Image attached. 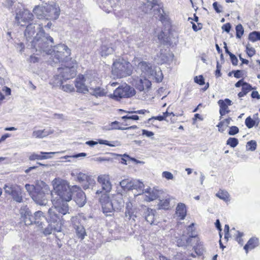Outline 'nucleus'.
Masks as SVG:
<instances>
[{
  "instance_id": "1",
  "label": "nucleus",
  "mask_w": 260,
  "mask_h": 260,
  "mask_svg": "<svg viewBox=\"0 0 260 260\" xmlns=\"http://www.w3.org/2000/svg\"><path fill=\"white\" fill-rule=\"evenodd\" d=\"M52 183L57 196L52 200L53 206L48 210L46 220L49 223H55L56 226H54V230L59 232L62 224L61 217L69 212L67 202L71 200V192L69 184L66 180L55 178Z\"/></svg>"
},
{
  "instance_id": "2",
  "label": "nucleus",
  "mask_w": 260,
  "mask_h": 260,
  "mask_svg": "<svg viewBox=\"0 0 260 260\" xmlns=\"http://www.w3.org/2000/svg\"><path fill=\"white\" fill-rule=\"evenodd\" d=\"M25 188L33 201L41 206H45L48 202V196L51 193L50 187L41 180L35 182V185L26 184Z\"/></svg>"
},
{
  "instance_id": "3",
  "label": "nucleus",
  "mask_w": 260,
  "mask_h": 260,
  "mask_svg": "<svg viewBox=\"0 0 260 260\" xmlns=\"http://www.w3.org/2000/svg\"><path fill=\"white\" fill-rule=\"evenodd\" d=\"M31 46L37 52L43 55H49L52 53V47L54 44L53 39L44 31H41L30 41Z\"/></svg>"
},
{
  "instance_id": "4",
  "label": "nucleus",
  "mask_w": 260,
  "mask_h": 260,
  "mask_svg": "<svg viewBox=\"0 0 260 260\" xmlns=\"http://www.w3.org/2000/svg\"><path fill=\"white\" fill-rule=\"evenodd\" d=\"M64 67L58 68L57 74L55 77V83L62 84L63 81L73 78L76 75V61L70 59V61L65 62Z\"/></svg>"
},
{
  "instance_id": "5",
  "label": "nucleus",
  "mask_w": 260,
  "mask_h": 260,
  "mask_svg": "<svg viewBox=\"0 0 260 260\" xmlns=\"http://www.w3.org/2000/svg\"><path fill=\"white\" fill-rule=\"evenodd\" d=\"M95 74L92 72L85 75H79L75 81L77 92L85 93L89 91L90 86L95 83Z\"/></svg>"
},
{
  "instance_id": "6",
  "label": "nucleus",
  "mask_w": 260,
  "mask_h": 260,
  "mask_svg": "<svg viewBox=\"0 0 260 260\" xmlns=\"http://www.w3.org/2000/svg\"><path fill=\"white\" fill-rule=\"evenodd\" d=\"M131 64L123 58H118L114 61L112 66V74L118 78L129 76L132 73Z\"/></svg>"
},
{
  "instance_id": "7",
  "label": "nucleus",
  "mask_w": 260,
  "mask_h": 260,
  "mask_svg": "<svg viewBox=\"0 0 260 260\" xmlns=\"http://www.w3.org/2000/svg\"><path fill=\"white\" fill-rule=\"evenodd\" d=\"M52 51L50 58L55 63L67 62L71 59L69 57L71 55V50L64 44H58L54 46Z\"/></svg>"
},
{
  "instance_id": "8",
  "label": "nucleus",
  "mask_w": 260,
  "mask_h": 260,
  "mask_svg": "<svg viewBox=\"0 0 260 260\" xmlns=\"http://www.w3.org/2000/svg\"><path fill=\"white\" fill-rule=\"evenodd\" d=\"M135 90L133 87L125 84L124 86H119L114 91L113 93L108 95L110 98L116 101H120V99L125 98H129L135 94Z\"/></svg>"
},
{
  "instance_id": "9",
  "label": "nucleus",
  "mask_w": 260,
  "mask_h": 260,
  "mask_svg": "<svg viewBox=\"0 0 260 260\" xmlns=\"http://www.w3.org/2000/svg\"><path fill=\"white\" fill-rule=\"evenodd\" d=\"M41 31H44L43 22L29 23L25 29L24 37L27 41H29L35 33L38 34Z\"/></svg>"
},
{
  "instance_id": "10",
  "label": "nucleus",
  "mask_w": 260,
  "mask_h": 260,
  "mask_svg": "<svg viewBox=\"0 0 260 260\" xmlns=\"http://www.w3.org/2000/svg\"><path fill=\"white\" fill-rule=\"evenodd\" d=\"M133 63L137 66L138 70L140 71L142 76L148 77L150 75H152L153 73V69L151 63L148 62L140 61L138 58H135Z\"/></svg>"
},
{
  "instance_id": "11",
  "label": "nucleus",
  "mask_w": 260,
  "mask_h": 260,
  "mask_svg": "<svg viewBox=\"0 0 260 260\" xmlns=\"http://www.w3.org/2000/svg\"><path fill=\"white\" fill-rule=\"evenodd\" d=\"M71 192V197L73 194H75L74 200L77 204L80 206H83L86 203V197L84 192L78 186L75 185L72 188L69 186Z\"/></svg>"
},
{
  "instance_id": "12",
  "label": "nucleus",
  "mask_w": 260,
  "mask_h": 260,
  "mask_svg": "<svg viewBox=\"0 0 260 260\" xmlns=\"http://www.w3.org/2000/svg\"><path fill=\"white\" fill-rule=\"evenodd\" d=\"M100 202L101 204L103 212L107 216L110 215V214L115 210L112 202L107 193L102 194L101 198L100 199Z\"/></svg>"
},
{
  "instance_id": "13",
  "label": "nucleus",
  "mask_w": 260,
  "mask_h": 260,
  "mask_svg": "<svg viewBox=\"0 0 260 260\" xmlns=\"http://www.w3.org/2000/svg\"><path fill=\"white\" fill-rule=\"evenodd\" d=\"M72 223L76 237L80 240H83L86 236V232L80 219L77 217H73L72 218Z\"/></svg>"
},
{
  "instance_id": "14",
  "label": "nucleus",
  "mask_w": 260,
  "mask_h": 260,
  "mask_svg": "<svg viewBox=\"0 0 260 260\" xmlns=\"http://www.w3.org/2000/svg\"><path fill=\"white\" fill-rule=\"evenodd\" d=\"M33 14L28 10H24L19 15H17L16 19L21 26H25L32 20Z\"/></svg>"
},
{
  "instance_id": "15",
  "label": "nucleus",
  "mask_w": 260,
  "mask_h": 260,
  "mask_svg": "<svg viewBox=\"0 0 260 260\" xmlns=\"http://www.w3.org/2000/svg\"><path fill=\"white\" fill-rule=\"evenodd\" d=\"M98 182L101 185L103 191H105V193L111 191L112 185L108 175H101L99 176L98 177Z\"/></svg>"
},
{
  "instance_id": "16",
  "label": "nucleus",
  "mask_w": 260,
  "mask_h": 260,
  "mask_svg": "<svg viewBox=\"0 0 260 260\" xmlns=\"http://www.w3.org/2000/svg\"><path fill=\"white\" fill-rule=\"evenodd\" d=\"M232 104L233 103L232 101L229 99H225L224 100H220L218 101V104L220 107V120L222 118L223 116L230 113V110H229L228 106L232 105Z\"/></svg>"
},
{
  "instance_id": "17",
  "label": "nucleus",
  "mask_w": 260,
  "mask_h": 260,
  "mask_svg": "<svg viewBox=\"0 0 260 260\" xmlns=\"http://www.w3.org/2000/svg\"><path fill=\"white\" fill-rule=\"evenodd\" d=\"M151 85V82L146 78V76H141L137 82L136 88L140 91H144L148 90Z\"/></svg>"
},
{
  "instance_id": "18",
  "label": "nucleus",
  "mask_w": 260,
  "mask_h": 260,
  "mask_svg": "<svg viewBox=\"0 0 260 260\" xmlns=\"http://www.w3.org/2000/svg\"><path fill=\"white\" fill-rule=\"evenodd\" d=\"M160 191L153 188H147L144 190V193H146L147 194L145 195L144 200L147 202H150L156 200L159 196Z\"/></svg>"
},
{
  "instance_id": "19",
  "label": "nucleus",
  "mask_w": 260,
  "mask_h": 260,
  "mask_svg": "<svg viewBox=\"0 0 260 260\" xmlns=\"http://www.w3.org/2000/svg\"><path fill=\"white\" fill-rule=\"evenodd\" d=\"M111 201L115 210H120L124 207V202L121 194L114 195Z\"/></svg>"
},
{
  "instance_id": "20",
  "label": "nucleus",
  "mask_w": 260,
  "mask_h": 260,
  "mask_svg": "<svg viewBox=\"0 0 260 260\" xmlns=\"http://www.w3.org/2000/svg\"><path fill=\"white\" fill-rule=\"evenodd\" d=\"M21 214L26 225H30L34 223V216L28 208L21 209Z\"/></svg>"
},
{
  "instance_id": "21",
  "label": "nucleus",
  "mask_w": 260,
  "mask_h": 260,
  "mask_svg": "<svg viewBox=\"0 0 260 260\" xmlns=\"http://www.w3.org/2000/svg\"><path fill=\"white\" fill-rule=\"evenodd\" d=\"M119 122L117 121H115L110 123L108 126H105V129L108 131H111L113 129H119V130H126V129H136L138 127L137 125H132L128 127H120L118 125Z\"/></svg>"
},
{
  "instance_id": "22",
  "label": "nucleus",
  "mask_w": 260,
  "mask_h": 260,
  "mask_svg": "<svg viewBox=\"0 0 260 260\" xmlns=\"http://www.w3.org/2000/svg\"><path fill=\"white\" fill-rule=\"evenodd\" d=\"M88 92L96 97H101L106 95L108 96V95H109L108 94V92L107 89H105L99 87L94 88L92 86H90Z\"/></svg>"
},
{
  "instance_id": "23",
  "label": "nucleus",
  "mask_w": 260,
  "mask_h": 260,
  "mask_svg": "<svg viewBox=\"0 0 260 260\" xmlns=\"http://www.w3.org/2000/svg\"><path fill=\"white\" fill-rule=\"evenodd\" d=\"M57 153H58L57 152H41L39 154L32 153L29 155V159L30 160L46 159L51 158L52 156H46L45 155H44V154H54Z\"/></svg>"
},
{
  "instance_id": "24",
  "label": "nucleus",
  "mask_w": 260,
  "mask_h": 260,
  "mask_svg": "<svg viewBox=\"0 0 260 260\" xmlns=\"http://www.w3.org/2000/svg\"><path fill=\"white\" fill-rule=\"evenodd\" d=\"M114 51V48L112 46L111 43L107 42L103 43L101 47V54L102 56H106L109 54H112Z\"/></svg>"
},
{
  "instance_id": "25",
  "label": "nucleus",
  "mask_w": 260,
  "mask_h": 260,
  "mask_svg": "<svg viewBox=\"0 0 260 260\" xmlns=\"http://www.w3.org/2000/svg\"><path fill=\"white\" fill-rule=\"evenodd\" d=\"M46 220V218L41 211H38L34 213V223L38 225L41 229H43V221Z\"/></svg>"
},
{
  "instance_id": "26",
  "label": "nucleus",
  "mask_w": 260,
  "mask_h": 260,
  "mask_svg": "<svg viewBox=\"0 0 260 260\" xmlns=\"http://www.w3.org/2000/svg\"><path fill=\"white\" fill-rule=\"evenodd\" d=\"M258 245V239L255 237L251 238L247 244L244 246V249L247 253L249 250H252L257 247Z\"/></svg>"
},
{
  "instance_id": "27",
  "label": "nucleus",
  "mask_w": 260,
  "mask_h": 260,
  "mask_svg": "<svg viewBox=\"0 0 260 260\" xmlns=\"http://www.w3.org/2000/svg\"><path fill=\"white\" fill-rule=\"evenodd\" d=\"M176 215L179 217L180 220L184 219L186 215V209L185 205L183 203L178 204L176 211Z\"/></svg>"
},
{
  "instance_id": "28",
  "label": "nucleus",
  "mask_w": 260,
  "mask_h": 260,
  "mask_svg": "<svg viewBox=\"0 0 260 260\" xmlns=\"http://www.w3.org/2000/svg\"><path fill=\"white\" fill-rule=\"evenodd\" d=\"M144 216L145 220L150 224H152L154 221V211L147 208L144 212Z\"/></svg>"
},
{
  "instance_id": "29",
  "label": "nucleus",
  "mask_w": 260,
  "mask_h": 260,
  "mask_svg": "<svg viewBox=\"0 0 260 260\" xmlns=\"http://www.w3.org/2000/svg\"><path fill=\"white\" fill-rule=\"evenodd\" d=\"M51 132L46 130H34L32 133V136L35 138L42 139L48 136Z\"/></svg>"
},
{
  "instance_id": "30",
  "label": "nucleus",
  "mask_w": 260,
  "mask_h": 260,
  "mask_svg": "<svg viewBox=\"0 0 260 260\" xmlns=\"http://www.w3.org/2000/svg\"><path fill=\"white\" fill-rule=\"evenodd\" d=\"M14 200L18 203L22 202V197L21 196V190L19 186H17L15 189H13V191L11 194Z\"/></svg>"
},
{
  "instance_id": "31",
  "label": "nucleus",
  "mask_w": 260,
  "mask_h": 260,
  "mask_svg": "<svg viewBox=\"0 0 260 260\" xmlns=\"http://www.w3.org/2000/svg\"><path fill=\"white\" fill-rule=\"evenodd\" d=\"M49 19L56 20L60 15V9L58 7L51 6L49 7Z\"/></svg>"
},
{
  "instance_id": "32",
  "label": "nucleus",
  "mask_w": 260,
  "mask_h": 260,
  "mask_svg": "<svg viewBox=\"0 0 260 260\" xmlns=\"http://www.w3.org/2000/svg\"><path fill=\"white\" fill-rule=\"evenodd\" d=\"M45 8L40 6H36L33 10L34 13L37 16L38 19H43L45 18L46 15L44 13Z\"/></svg>"
},
{
  "instance_id": "33",
  "label": "nucleus",
  "mask_w": 260,
  "mask_h": 260,
  "mask_svg": "<svg viewBox=\"0 0 260 260\" xmlns=\"http://www.w3.org/2000/svg\"><path fill=\"white\" fill-rule=\"evenodd\" d=\"M144 184L143 182L137 180H133L132 183V190L136 189L138 191H140L141 192L139 193L137 196L140 195L142 193H144V190H143L144 188Z\"/></svg>"
},
{
  "instance_id": "34",
  "label": "nucleus",
  "mask_w": 260,
  "mask_h": 260,
  "mask_svg": "<svg viewBox=\"0 0 260 260\" xmlns=\"http://www.w3.org/2000/svg\"><path fill=\"white\" fill-rule=\"evenodd\" d=\"M71 175L73 177H76L77 181L80 183H83L85 182L86 179H87V175L82 173L78 172V171H73L71 173Z\"/></svg>"
},
{
  "instance_id": "35",
  "label": "nucleus",
  "mask_w": 260,
  "mask_h": 260,
  "mask_svg": "<svg viewBox=\"0 0 260 260\" xmlns=\"http://www.w3.org/2000/svg\"><path fill=\"white\" fill-rule=\"evenodd\" d=\"M132 179H125L120 182V185L124 190H132Z\"/></svg>"
},
{
  "instance_id": "36",
  "label": "nucleus",
  "mask_w": 260,
  "mask_h": 260,
  "mask_svg": "<svg viewBox=\"0 0 260 260\" xmlns=\"http://www.w3.org/2000/svg\"><path fill=\"white\" fill-rule=\"evenodd\" d=\"M153 73L152 75H150L148 78L155 79L157 82H160L162 81L163 76L160 69H158V70H154L153 69Z\"/></svg>"
},
{
  "instance_id": "37",
  "label": "nucleus",
  "mask_w": 260,
  "mask_h": 260,
  "mask_svg": "<svg viewBox=\"0 0 260 260\" xmlns=\"http://www.w3.org/2000/svg\"><path fill=\"white\" fill-rule=\"evenodd\" d=\"M85 182L86 183L83 185V187L84 189H86L90 187L92 188L95 184V181L91 176H87V179H86Z\"/></svg>"
},
{
  "instance_id": "38",
  "label": "nucleus",
  "mask_w": 260,
  "mask_h": 260,
  "mask_svg": "<svg viewBox=\"0 0 260 260\" xmlns=\"http://www.w3.org/2000/svg\"><path fill=\"white\" fill-rule=\"evenodd\" d=\"M155 59L157 60L158 63L162 64L167 61V56L165 52L161 50Z\"/></svg>"
},
{
  "instance_id": "39",
  "label": "nucleus",
  "mask_w": 260,
  "mask_h": 260,
  "mask_svg": "<svg viewBox=\"0 0 260 260\" xmlns=\"http://www.w3.org/2000/svg\"><path fill=\"white\" fill-rule=\"evenodd\" d=\"M170 199L169 198L160 200L158 204L159 209H168L170 207Z\"/></svg>"
},
{
  "instance_id": "40",
  "label": "nucleus",
  "mask_w": 260,
  "mask_h": 260,
  "mask_svg": "<svg viewBox=\"0 0 260 260\" xmlns=\"http://www.w3.org/2000/svg\"><path fill=\"white\" fill-rule=\"evenodd\" d=\"M136 217V215L134 214V209L125 210V217L126 218V219L129 220H132V221H135Z\"/></svg>"
},
{
  "instance_id": "41",
  "label": "nucleus",
  "mask_w": 260,
  "mask_h": 260,
  "mask_svg": "<svg viewBox=\"0 0 260 260\" xmlns=\"http://www.w3.org/2000/svg\"><path fill=\"white\" fill-rule=\"evenodd\" d=\"M216 196L219 199H220L224 201H228L229 200V193L226 191L220 190L216 194Z\"/></svg>"
},
{
  "instance_id": "42",
  "label": "nucleus",
  "mask_w": 260,
  "mask_h": 260,
  "mask_svg": "<svg viewBox=\"0 0 260 260\" xmlns=\"http://www.w3.org/2000/svg\"><path fill=\"white\" fill-rule=\"evenodd\" d=\"M249 40L254 42L257 40H260V32L253 31L249 35Z\"/></svg>"
},
{
  "instance_id": "43",
  "label": "nucleus",
  "mask_w": 260,
  "mask_h": 260,
  "mask_svg": "<svg viewBox=\"0 0 260 260\" xmlns=\"http://www.w3.org/2000/svg\"><path fill=\"white\" fill-rule=\"evenodd\" d=\"M238 143V140L236 138H230L226 141V144L233 148L237 146Z\"/></svg>"
},
{
  "instance_id": "44",
  "label": "nucleus",
  "mask_w": 260,
  "mask_h": 260,
  "mask_svg": "<svg viewBox=\"0 0 260 260\" xmlns=\"http://www.w3.org/2000/svg\"><path fill=\"white\" fill-rule=\"evenodd\" d=\"M61 85V89L67 92H71L75 91L74 86L72 84H67L65 85Z\"/></svg>"
},
{
  "instance_id": "45",
  "label": "nucleus",
  "mask_w": 260,
  "mask_h": 260,
  "mask_svg": "<svg viewBox=\"0 0 260 260\" xmlns=\"http://www.w3.org/2000/svg\"><path fill=\"white\" fill-rule=\"evenodd\" d=\"M194 225V223H191L190 225H189L187 228V231L188 232V234L189 238L187 239L186 240V242L187 244H189L190 242L191 238L196 237V235L193 234L192 233V228Z\"/></svg>"
},
{
  "instance_id": "46",
  "label": "nucleus",
  "mask_w": 260,
  "mask_h": 260,
  "mask_svg": "<svg viewBox=\"0 0 260 260\" xmlns=\"http://www.w3.org/2000/svg\"><path fill=\"white\" fill-rule=\"evenodd\" d=\"M54 226H56V225H53L52 224L50 223L47 227L43 229V234L46 236L51 234L53 229L54 230Z\"/></svg>"
},
{
  "instance_id": "47",
  "label": "nucleus",
  "mask_w": 260,
  "mask_h": 260,
  "mask_svg": "<svg viewBox=\"0 0 260 260\" xmlns=\"http://www.w3.org/2000/svg\"><path fill=\"white\" fill-rule=\"evenodd\" d=\"M236 37L240 38L244 33V29L241 24H238L236 27Z\"/></svg>"
},
{
  "instance_id": "48",
  "label": "nucleus",
  "mask_w": 260,
  "mask_h": 260,
  "mask_svg": "<svg viewBox=\"0 0 260 260\" xmlns=\"http://www.w3.org/2000/svg\"><path fill=\"white\" fill-rule=\"evenodd\" d=\"M17 186V185H16L12 184L5 185V186L4 187L5 192L9 194H11V193L13 191V189H15Z\"/></svg>"
},
{
  "instance_id": "49",
  "label": "nucleus",
  "mask_w": 260,
  "mask_h": 260,
  "mask_svg": "<svg viewBox=\"0 0 260 260\" xmlns=\"http://www.w3.org/2000/svg\"><path fill=\"white\" fill-rule=\"evenodd\" d=\"M120 110L121 111H123L125 113H126L128 114H133V113L139 114H145L146 113H149V111L148 110H146L145 109H142V110H137V111H124V110H122L121 109Z\"/></svg>"
},
{
  "instance_id": "50",
  "label": "nucleus",
  "mask_w": 260,
  "mask_h": 260,
  "mask_svg": "<svg viewBox=\"0 0 260 260\" xmlns=\"http://www.w3.org/2000/svg\"><path fill=\"white\" fill-rule=\"evenodd\" d=\"M246 147L248 150L254 151L256 147V142L254 140H251L247 143Z\"/></svg>"
},
{
  "instance_id": "51",
  "label": "nucleus",
  "mask_w": 260,
  "mask_h": 260,
  "mask_svg": "<svg viewBox=\"0 0 260 260\" xmlns=\"http://www.w3.org/2000/svg\"><path fill=\"white\" fill-rule=\"evenodd\" d=\"M246 52L247 55L249 57H252L255 53V50L254 48H253L249 44H248L246 46Z\"/></svg>"
},
{
  "instance_id": "52",
  "label": "nucleus",
  "mask_w": 260,
  "mask_h": 260,
  "mask_svg": "<svg viewBox=\"0 0 260 260\" xmlns=\"http://www.w3.org/2000/svg\"><path fill=\"white\" fill-rule=\"evenodd\" d=\"M153 8L154 7L150 5H146L145 3L142 6L141 9L145 13H148L150 12Z\"/></svg>"
},
{
  "instance_id": "53",
  "label": "nucleus",
  "mask_w": 260,
  "mask_h": 260,
  "mask_svg": "<svg viewBox=\"0 0 260 260\" xmlns=\"http://www.w3.org/2000/svg\"><path fill=\"white\" fill-rule=\"evenodd\" d=\"M245 124L249 128H252L255 124V121L250 117H248L245 119Z\"/></svg>"
},
{
  "instance_id": "54",
  "label": "nucleus",
  "mask_w": 260,
  "mask_h": 260,
  "mask_svg": "<svg viewBox=\"0 0 260 260\" xmlns=\"http://www.w3.org/2000/svg\"><path fill=\"white\" fill-rule=\"evenodd\" d=\"M121 119H122L123 120H138L139 119V117L136 115H133L131 116H129V115L128 114L125 116H122Z\"/></svg>"
},
{
  "instance_id": "55",
  "label": "nucleus",
  "mask_w": 260,
  "mask_h": 260,
  "mask_svg": "<svg viewBox=\"0 0 260 260\" xmlns=\"http://www.w3.org/2000/svg\"><path fill=\"white\" fill-rule=\"evenodd\" d=\"M253 89L254 88L252 87L250 84L246 82L245 83H244V85L242 88V90L244 91L247 94L248 92Z\"/></svg>"
},
{
  "instance_id": "56",
  "label": "nucleus",
  "mask_w": 260,
  "mask_h": 260,
  "mask_svg": "<svg viewBox=\"0 0 260 260\" xmlns=\"http://www.w3.org/2000/svg\"><path fill=\"white\" fill-rule=\"evenodd\" d=\"M239 128L236 126H232L230 127L229 135L234 136L239 133Z\"/></svg>"
},
{
  "instance_id": "57",
  "label": "nucleus",
  "mask_w": 260,
  "mask_h": 260,
  "mask_svg": "<svg viewBox=\"0 0 260 260\" xmlns=\"http://www.w3.org/2000/svg\"><path fill=\"white\" fill-rule=\"evenodd\" d=\"M124 158H122L121 162L123 164H127L126 162L127 159L132 160L134 161H136L137 162H139L140 161H138L134 158H131L128 155L124 154L123 155Z\"/></svg>"
},
{
  "instance_id": "58",
  "label": "nucleus",
  "mask_w": 260,
  "mask_h": 260,
  "mask_svg": "<svg viewBox=\"0 0 260 260\" xmlns=\"http://www.w3.org/2000/svg\"><path fill=\"white\" fill-rule=\"evenodd\" d=\"M213 7L216 13H219L222 11V7L220 5H218L217 2H214L213 4Z\"/></svg>"
},
{
  "instance_id": "59",
  "label": "nucleus",
  "mask_w": 260,
  "mask_h": 260,
  "mask_svg": "<svg viewBox=\"0 0 260 260\" xmlns=\"http://www.w3.org/2000/svg\"><path fill=\"white\" fill-rule=\"evenodd\" d=\"M194 82L200 85L204 84V79L202 75L196 76L194 79Z\"/></svg>"
},
{
  "instance_id": "60",
  "label": "nucleus",
  "mask_w": 260,
  "mask_h": 260,
  "mask_svg": "<svg viewBox=\"0 0 260 260\" xmlns=\"http://www.w3.org/2000/svg\"><path fill=\"white\" fill-rule=\"evenodd\" d=\"M162 176L168 180L173 179L174 177L173 174L171 172L168 171L164 172L162 174Z\"/></svg>"
},
{
  "instance_id": "61",
  "label": "nucleus",
  "mask_w": 260,
  "mask_h": 260,
  "mask_svg": "<svg viewBox=\"0 0 260 260\" xmlns=\"http://www.w3.org/2000/svg\"><path fill=\"white\" fill-rule=\"evenodd\" d=\"M152 119L157 120L159 121H162L166 120L165 116L164 115L161 116H153L150 118L148 119V123H150Z\"/></svg>"
},
{
  "instance_id": "62",
  "label": "nucleus",
  "mask_w": 260,
  "mask_h": 260,
  "mask_svg": "<svg viewBox=\"0 0 260 260\" xmlns=\"http://www.w3.org/2000/svg\"><path fill=\"white\" fill-rule=\"evenodd\" d=\"M230 58H231L232 64L234 66L237 65L238 60L237 57L233 53H230Z\"/></svg>"
},
{
  "instance_id": "63",
  "label": "nucleus",
  "mask_w": 260,
  "mask_h": 260,
  "mask_svg": "<svg viewBox=\"0 0 260 260\" xmlns=\"http://www.w3.org/2000/svg\"><path fill=\"white\" fill-rule=\"evenodd\" d=\"M231 28V25L230 23H227L222 26V29L227 32H229Z\"/></svg>"
},
{
  "instance_id": "64",
  "label": "nucleus",
  "mask_w": 260,
  "mask_h": 260,
  "mask_svg": "<svg viewBox=\"0 0 260 260\" xmlns=\"http://www.w3.org/2000/svg\"><path fill=\"white\" fill-rule=\"evenodd\" d=\"M202 24L200 23H198V26L192 23V29L194 31H197L199 30H200L202 28Z\"/></svg>"
}]
</instances>
